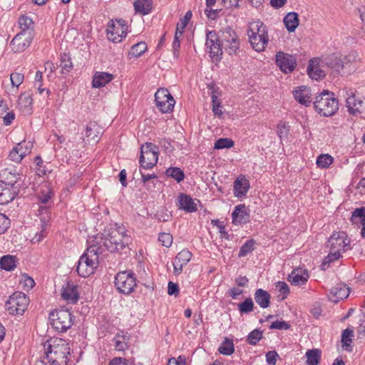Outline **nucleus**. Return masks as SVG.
I'll list each match as a JSON object with an SVG mask.
<instances>
[{
	"label": "nucleus",
	"mask_w": 365,
	"mask_h": 365,
	"mask_svg": "<svg viewBox=\"0 0 365 365\" xmlns=\"http://www.w3.org/2000/svg\"><path fill=\"white\" fill-rule=\"evenodd\" d=\"M98 238V245L102 246L100 252L108 250L110 252L123 250L130 242V237L127 234V230L123 225L115 224L106 227L101 237L96 236L92 240Z\"/></svg>",
	"instance_id": "obj_1"
},
{
	"label": "nucleus",
	"mask_w": 365,
	"mask_h": 365,
	"mask_svg": "<svg viewBox=\"0 0 365 365\" xmlns=\"http://www.w3.org/2000/svg\"><path fill=\"white\" fill-rule=\"evenodd\" d=\"M98 238L88 241L89 247L80 257L76 271L79 276L87 277L93 274L98 264V255L101 254V245H98Z\"/></svg>",
	"instance_id": "obj_2"
},
{
	"label": "nucleus",
	"mask_w": 365,
	"mask_h": 365,
	"mask_svg": "<svg viewBox=\"0 0 365 365\" xmlns=\"http://www.w3.org/2000/svg\"><path fill=\"white\" fill-rule=\"evenodd\" d=\"M46 359L50 365H67L70 353L68 344L59 338L50 339L43 345Z\"/></svg>",
	"instance_id": "obj_3"
},
{
	"label": "nucleus",
	"mask_w": 365,
	"mask_h": 365,
	"mask_svg": "<svg viewBox=\"0 0 365 365\" xmlns=\"http://www.w3.org/2000/svg\"><path fill=\"white\" fill-rule=\"evenodd\" d=\"M349 243L350 241L347 239L345 232H339L332 234L328 240L329 253L322 264V269H325L330 262L339 259L341 257V251L345 252L350 249Z\"/></svg>",
	"instance_id": "obj_4"
},
{
	"label": "nucleus",
	"mask_w": 365,
	"mask_h": 365,
	"mask_svg": "<svg viewBox=\"0 0 365 365\" xmlns=\"http://www.w3.org/2000/svg\"><path fill=\"white\" fill-rule=\"evenodd\" d=\"M314 106L319 114L326 117L333 115L339 109L338 100L328 91H324L316 97Z\"/></svg>",
	"instance_id": "obj_5"
},
{
	"label": "nucleus",
	"mask_w": 365,
	"mask_h": 365,
	"mask_svg": "<svg viewBox=\"0 0 365 365\" xmlns=\"http://www.w3.org/2000/svg\"><path fill=\"white\" fill-rule=\"evenodd\" d=\"M49 319L53 329L59 332H65L71 327L73 319L68 309H56L49 314Z\"/></svg>",
	"instance_id": "obj_6"
},
{
	"label": "nucleus",
	"mask_w": 365,
	"mask_h": 365,
	"mask_svg": "<svg viewBox=\"0 0 365 365\" xmlns=\"http://www.w3.org/2000/svg\"><path fill=\"white\" fill-rule=\"evenodd\" d=\"M114 283L118 291L123 294H131L137 285L135 274L130 271L118 272Z\"/></svg>",
	"instance_id": "obj_7"
},
{
	"label": "nucleus",
	"mask_w": 365,
	"mask_h": 365,
	"mask_svg": "<svg viewBox=\"0 0 365 365\" xmlns=\"http://www.w3.org/2000/svg\"><path fill=\"white\" fill-rule=\"evenodd\" d=\"M29 304V297L24 293L16 292L6 302V309L10 314L22 315Z\"/></svg>",
	"instance_id": "obj_8"
},
{
	"label": "nucleus",
	"mask_w": 365,
	"mask_h": 365,
	"mask_svg": "<svg viewBox=\"0 0 365 365\" xmlns=\"http://www.w3.org/2000/svg\"><path fill=\"white\" fill-rule=\"evenodd\" d=\"M140 163L145 169L153 168L158 160V148L151 143H146L140 148Z\"/></svg>",
	"instance_id": "obj_9"
},
{
	"label": "nucleus",
	"mask_w": 365,
	"mask_h": 365,
	"mask_svg": "<svg viewBox=\"0 0 365 365\" xmlns=\"http://www.w3.org/2000/svg\"><path fill=\"white\" fill-rule=\"evenodd\" d=\"M127 31L128 26L125 20H111L106 29L108 39L113 43H120L125 38Z\"/></svg>",
	"instance_id": "obj_10"
},
{
	"label": "nucleus",
	"mask_w": 365,
	"mask_h": 365,
	"mask_svg": "<svg viewBox=\"0 0 365 365\" xmlns=\"http://www.w3.org/2000/svg\"><path fill=\"white\" fill-rule=\"evenodd\" d=\"M14 175L15 180H11V181L8 182V183H4L3 181L1 182L5 186L4 187H0V205L8 204L14 200L19 194V188L15 187V185L21 180L23 175L15 172Z\"/></svg>",
	"instance_id": "obj_11"
},
{
	"label": "nucleus",
	"mask_w": 365,
	"mask_h": 365,
	"mask_svg": "<svg viewBox=\"0 0 365 365\" xmlns=\"http://www.w3.org/2000/svg\"><path fill=\"white\" fill-rule=\"evenodd\" d=\"M220 37L225 50L230 55L236 54L240 46V40L236 32L230 27L226 28Z\"/></svg>",
	"instance_id": "obj_12"
},
{
	"label": "nucleus",
	"mask_w": 365,
	"mask_h": 365,
	"mask_svg": "<svg viewBox=\"0 0 365 365\" xmlns=\"http://www.w3.org/2000/svg\"><path fill=\"white\" fill-rule=\"evenodd\" d=\"M156 106L162 113H169L173 110L175 100L167 89H158L155 93Z\"/></svg>",
	"instance_id": "obj_13"
},
{
	"label": "nucleus",
	"mask_w": 365,
	"mask_h": 365,
	"mask_svg": "<svg viewBox=\"0 0 365 365\" xmlns=\"http://www.w3.org/2000/svg\"><path fill=\"white\" fill-rule=\"evenodd\" d=\"M322 63L324 64L328 73L332 76L340 74L343 68V61L341 54L339 53H334L329 55L322 56Z\"/></svg>",
	"instance_id": "obj_14"
},
{
	"label": "nucleus",
	"mask_w": 365,
	"mask_h": 365,
	"mask_svg": "<svg viewBox=\"0 0 365 365\" xmlns=\"http://www.w3.org/2000/svg\"><path fill=\"white\" fill-rule=\"evenodd\" d=\"M275 61L279 69L284 73H292L297 66L296 58L283 51L277 52Z\"/></svg>",
	"instance_id": "obj_15"
},
{
	"label": "nucleus",
	"mask_w": 365,
	"mask_h": 365,
	"mask_svg": "<svg viewBox=\"0 0 365 365\" xmlns=\"http://www.w3.org/2000/svg\"><path fill=\"white\" fill-rule=\"evenodd\" d=\"M34 36L30 32H20L11 40L10 46L14 53H20L25 51L30 45Z\"/></svg>",
	"instance_id": "obj_16"
},
{
	"label": "nucleus",
	"mask_w": 365,
	"mask_h": 365,
	"mask_svg": "<svg viewBox=\"0 0 365 365\" xmlns=\"http://www.w3.org/2000/svg\"><path fill=\"white\" fill-rule=\"evenodd\" d=\"M323 61L321 57L314 58L309 60L307 67V73L309 76L314 80H320L324 78L327 73Z\"/></svg>",
	"instance_id": "obj_17"
},
{
	"label": "nucleus",
	"mask_w": 365,
	"mask_h": 365,
	"mask_svg": "<svg viewBox=\"0 0 365 365\" xmlns=\"http://www.w3.org/2000/svg\"><path fill=\"white\" fill-rule=\"evenodd\" d=\"M206 46L209 48L210 56L217 60L222 53V41L215 31H209L207 33Z\"/></svg>",
	"instance_id": "obj_18"
},
{
	"label": "nucleus",
	"mask_w": 365,
	"mask_h": 365,
	"mask_svg": "<svg viewBox=\"0 0 365 365\" xmlns=\"http://www.w3.org/2000/svg\"><path fill=\"white\" fill-rule=\"evenodd\" d=\"M250 209L244 204L238 205L232 213V223L242 225L250 221Z\"/></svg>",
	"instance_id": "obj_19"
},
{
	"label": "nucleus",
	"mask_w": 365,
	"mask_h": 365,
	"mask_svg": "<svg viewBox=\"0 0 365 365\" xmlns=\"http://www.w3.org/2000/svg\"><path fill=\"white\" fill-rule=\"evenodd\" d=\"M192 253L187 250H182L175 257L173 262L174 267V274L179 275L182 273L184 266H185L191 259Z\"/></svg>",
	"instance_id": "obj_20"
},
{
	"label": "nucleus",
	"mask_w": 365,
	"mask_h": 365,
	"mask_svg": "<svg viewBox=\"0 0 365 365\" xmlns=\"http://www.w3.org/2000/svg\"><path fill=\"white\" fill-rule=\"evenodd\" d=\"M349 288L343 284H338L330 289L328 294L329 299L334 303L345 299L349 296Z\"/></svg>",
	"instance_id": "obj_21"
},
{
	"label": "nucleus",
	"mask_w": 365,
	"mask_h": 365,
	"mask_svg": "<svg viewBox=\"0 0 365 365\" xmlns=\"http://www.w3.org/2000/svg\"><path fill=\"white\" fill-rule=\"evenodd\" d=\"M309 278L307 269L303 268L294 269L289 275L288 280L292 285L300 286L304 284Z\"/></svg>",
	"instance_id": "obj_22"
},
{
	"label": "nucleus",
	"mask_w": 365,
	"mask_h": 365,
	"mask_svg": "<svg viewBox=\"0 0 365 365\" xmlns=\"http://www.w3.org/2000/svg\"><path fill=\"white\" fill-rule=\"evenodd\" d=\"M295 100L302 105L309 106L312 102V95L310 90L307 86L298 87L293 92Z\"/></svg>",
	"instance_id": "obj_23"
},
{
	"label": "nucleus",
	"mask_w": 365,
	"mask_h": 365,
	"mask_svg": "<svg viewBox=\"0 0 365 365\" xmlns=\"http://www.w3.org/2000/svg\"><path fill=\"white\" fill-rule=\"evenodd\" d=\"M250 44L252 48L257 52H261L264 50L268 41L269 36L267 31H263L261 36H255L249 37Z\"/></svg>",
	"instance_id": "obj_24"
},
{
	"label": "nucleus",
	"mask_w": 365,
	"mask_h": 365,
	"mask_svg": "<svg viewBox=\"0 0 365 365\" xmlns=\"http://www.w3.org/2000/svg\"><path fill=\"white\" fill-rule=\"evenodd\" d=\"M113 79V75L107 72H96L93 76L92 86L93 88H101Z\"/></svg>",
	"instance_id": "obj_25"
},
{
	"label": "nucleus",
	"mask_w": 365,
	"mask_h": 365,
	"mask_svg": "<svg viewBox=\"0 0 365 365\" xmlns=\"http://www.w3.org/2000/svg\"><path fill=\"white\" fill-rule=\"evenodd\" d=\"M61 297L67 302L75 304L78 299L77 287L72 284H67L62 289Z\"/></svg>",
	"instance_id": "obj_26"
},
{
	"label": "nucleus",
	"mask_w": 365,
	"mask_h": 365,
	"mask_svg": "<svg viewBox=\"0 0 365 365\" xmlns=\"http://www.w3.org/2000/svg\"><path fill=\"white\" fill-rule=\"evenodd\" d=\"M33 100L29 93H22L19 98L18 106L24 115L32 113Z\"/></svg>",
	"instance_id": "obj_27"
},
{
	"label": "nucleus",
	"mask_w": 365,
	"mask_h": 365,
	"mask_svg": "<svg viewBox=\"0 0 365 365\" xmlns=\"http://www.w3.org/2000/svg\"><path fill=\"white\" fill-rule=\"evenodd\" d=\"M179 207L180 209L192 212L197 210V205L193 200L187 195L181 193L179 196Z\"/></svg>",
	"instance_id": "obj_28"
},
{
	"label": "nucleus",
	"mask_w": 365,
	"mask_h": 365,
	"mask_svg": "<svg viewBox=\"0 0 365 365\" xmlns=\"http://www.w3.org/2000/svg\"><path fill=\"white\" fill-rule=\"evenodd\" d=\"M255 302L261 308L265 309L270 305V294L262 289H258L254 294Z\"/></svg>",
	"instance_id": "obj_29"
},
{
	"label": "nucleus",
	"mask_w": 365,
	"mask_h": 365,
	"mask_svg": "<svg viewBox=\"0 0 365 365\" xmlns=\"http://www.w3.org/2000/svg\"><path fill=\"white\" fill-rule=\"evenodd\" d=\"M283 22L288 31L294 32L299 26V21L297 13L289 12L284 18Z\"/></svg>",
	"instance_id": "obj_30"
},
{
	"label": "nucleus",
	"mask_w": 365,
	"mask_h": 365,
	"mask_svg": "<svg viewBox=\"0 0 365 365\" xmlns=\"http://www.w3.org/2000/svg\"><path fill=\"white\" fill-rule=\"evenodd\" d=\"M250 188L249 182L245 179L237 178L234 183L235 195L237 197L245 196Z\"/></svg>",
	"instance_id": "obj_31"
},
{
	"label": "nucleus",
	"mask_w": 365,
	"mask_h": 365,
	"mask_svg": "<svg viewBox=\"0 0 365 365\" xmlns=\"http://www.w3.org/2000/svg\"><path fill=\"white\" fill-rule=\"evenodd\" d=\"M31 145L25 147V150H20L21 147H14L9 153V158L14 162L20 163L22 159L30 153L31 149Z\"/></svg>",
	"instance_id": "obj_32"
},
{
	"label": "nucleus",
	"mask_w": 365,
	"mask_h": 365,
	"mask_svg": "<svg viewBox=\"0 0 365 365\" xmlns=\"http://www.w3.org/2000/svg\"><path fill=\"white\" fill-rule=\"evenodd\" d=\"M100 128L95 123H90L86 128V138L88 142H98L100 134Z\"/></svg>",
	"instance_id": "obj_33"
},
{
	"label": "nucleus",
	"mask_w": 365,
	"mask_h": 365,
	"mask_svg": "<svg viewBox=\"0 0 365 365\" xmlns=\"http://www.w3.org/2000/svg\"><path fill=\"white\" fill-rule=\"evenodd\" d=\"M133 6L136 13L147 15L151 11L152 0H136Z\"/></svg>",
	"instance_id": "obj_34"
},
{
	"label": "nucleus",
	"mask_w": 365,
	"mask_h": 365,
	"mask_svg": "<svg viewBox=\"0 0 365 365\" xmlns=\"http://www.w3.org/2000/svg\"><path fill=\"white\" fill-rule=\"evenodd\" d=\"M263 31H267L266 26L260 21H254L250 24V29L247 31L249 37L261 36Z\"/></svg>",
	"instance_id": "obj_35"
},
{
	"label": "nucleus",
	"mask_w": 365,
	"mask_h": 365,
	"mask_svg": "<svg viewBox=\"0 0 365 365\" xmlns=\"http://www.w3.org/2000/svg\"><path fill=\"white\" fill-rule=\"evenodd\" d=\"M218 351L225 356H230L235 351V346L233 341L225 337L224 341L218 348Z\"/></svg>",
	"instance_id": "obj_36"
},
{
	"label": "nucleus",
	"mask_w": 365,
	"mask_h": 365,
	"mask_svg": "<svg viewBox=\"0 0 365 365\" xmlns=\"http://www.w3.org/2000/svg\"><path fill=\"white\" fill-rule=\"evenodd\" d=\"M16 257L5 255L0 259V267L6 271H11L16 267Z\"/></svg>",
	"instance_id": "obj_37"
},
{
	"label": "nucleus",
	"mask_w": 365,
	"mask_h": 365,
	"mask_svg": "<svg viewBox=\"0 0 365 365\" xmlns=\"http://www.w3.org/2000/svg\"><path fill=\"white\" fill-rule=\"evenodd\" d=\"M19 26L21 29V32H30L34 36L33 21L31 18L22 15L19 19Z\"/></svg>",
	"instance_id": "obj_38"
},
{
	"label": "nucleus",
	"mask_w": 365,
	"mask_h": 365,
	"mask_svg": "<svg viewBox=\"0 0 365 365\" xmlns=\"http://www.w3.org/2000/svg\"><path fill=\"white\" fill-rule=\"evenodd\" d=\"M306 356L308 365H318L321 358V351L318 349L308 350L306 352Z\"/></svg>",
	"instance_id": "obj_39"
},
{
	"label": "nucleus",
	"mask_w": 365,
	"mask_h": 365,
	"mask_svg": "<svg viewBox=\"0 0 365 365\" xmlns=\"http://www.w3.org/2000/svg\"><path fill=\"white\" fill-rule=\"evenodd\" d=\"M147 44L145 42H138L131 47L128 55L135 58L140 57L143 53H145V51L147 50Z\"/></svg>",
	"instance_id": "obj_40"
},
{
	"label": "nucleus",
	"mask_w": 365,
	"mask_h": 365,
	"mask_svg": "<svg viewBox=\"0 0 365 365\" xmlns=\"http://www.w3.org/2000/svg\"><path fill=\"white\" fill-rule=\"evenodd\" d=\"M211 98L212 104V112L215 116L221 118L223 114L222 107L221 105L222 102L220 99L218 98L217 96L215 93V91L212 92Z\"/></svg>",
	"instance_id": "obj_41"
},
{
	"label": "nucleus",
	"mask_w": 365,
	"mask_h": 365,
	"mask_svg": "<svg viewBox=\"0 0 365 365\" xmlns=\"http://www.w3.org/2000/svg\"><path fill=\"white\" fill-rule=\"evenodd\" d=\"M351 221L356 225H363L365 223V207L356 209L351 217Z\"/></svg>",
	"instance_id": "obj_42"
},
{
	"label": "nucleus",
	"mask_w": 365,
	"mask_h": 365,
	"mask_svg": "<svg viewBox=\"0 0 365 365\" xmlns=\"http://www.w3.org/2000/svg\"><path fill=\"white\" fill-rule=\"evenodd\" d=\"M165 173L168 176L175 179L178 182H182L185 178L184 172L177 167L169 168Z\"/></svg>",
	"instance_id": "obj_43"
},
{
	"label": "nucleus",
	"mask_w": 365,
	"mask_h": 365,
	"mask_svg": "<svg viewBox=\"0 0 365 365\" xmlns=\"http://www.w3.org/2000/svg\"><path fill=\"white\" fill-rule=\"evenodd\" d=\"M362 102L361 101H356L355 96L351 95L346 99V107L349 113L356 115L359 113L358 105H361Z\"/></svg>",
	"instance_id": "obj_44"
},
{
	"label": "nucleus",
	"mask_w": 365,
	"mask_h": 365,
	"mask_svg": "<svg viewBox=\"0 0 365 365\" xmlns=\"http://www.w3.org/2000/svg\"><path fill=\"white\" fill-rule=\"evenodd\" d=\"M333 158L329 154H322L317 159V165L320 168H327L333 163Z\"/></svg>",
	"instance_id": "obj_45"
},
{
	"label": "nucleus",
	"mask_w": 365,
	"mask_h": 365,
	"mask_svg": "<svg viewBox=\"0 0 365 365\" xmlns=\"http://www.w3.org/2000/svg\"><path fill=\"white\" fill-rule=\"evenodd\" d=\"M353 336H354V332H353V330H351V329H346L342 332L341 343H342L343 347H346V350H348L347 347L351 346ZM349 351H351V349H349Z\"/></svg>",
	"instance_id": "obj_46"
},
{
	"label": "nucleus",
	"mask_w": 365,
	"mask_h": 365,
	"mask_svg": "<svg viewBox=\"0 0 365 365\" xmlns=\"http://www.w3.org/2000/svg\"><path fill=\"white\" fill-rule=\"evenodd\" d=\"M238 309L242 314H247L253 311L254 303L251 298H247L244 302L238 304Z\"/></svg>",
	"instance_id": "obj_47"
},
{
	"label": "nucleus",
	"mask_w": 365,
	"mask_h": 365,
	"mask_svg": "<svg viewBox=\"0 0 365 365\" xmlns=\"http://www.w3.org/2000/svg\"><path fill=\"white\" fill-rule=\"evenodd\" d=\"M255 241L254 240H247L241 247L238 254L239 257H245L254 250Z\"/></svg>",
	"instance_id": "obj_48"
},
{
	"label": "nucleus",
	"mask_w": 365,
	"mask_h": 365,
	"mask_svg": "<svg viewBox=\"0 0 365 365\" xmlns=\"http://www.w3.org/2000/svg\"><path fill=\"white\" fill-rule=\"evenodd\" d=\"M41 222L42 223L40 232L36 233L31 240L34 243L41 242L48 234V225L46 222L43 220H41Z\"/></svg>",
	"instance_id": "obj_49"
},
{
	"label": "nucleus",
	"mask_w": 365,
	"mask_h": 365,
	"mask_svg": "<svg viewBox=\"0 0 365 365\" xmlns=\"http://www.w3.org/2000/svg\"><path fill=\"white\" fill-rule=\"evenodd\" d=\"M341 58L343 61V68L345 66V65L351 64L360 61L359 55L355 51H351L346 56L341 55Z\"/></svg>",
	"instance_id": "obj_50"
},
{
	"label": "nucleus",
	"mask_w": 365,
	"mask_h": 365,
	"mask_svg": "<svg viewBox=\"0 0 365 365\" xmlns=\"http://www.w3.org/2000/svg\"><path fill=\"white\" fill-rule=\"evenodd\" d=\"M262 338V331L259 329H255L247 336V342L251 345H256Z\"/></svg>",
	"instance_id": "obj_51"
},
{
	"label": "nucleus",
	"mask_w": 365,
	"mask_h": 365,
	"mask_svg": "<svg viewBox=\"0 0 365 365\" xmlns=\"http://www.w3.org/2000/svg\"><path fill=\"white\" fill-rule=\"evenodd\" d=\"M234 145V142L229 138H220L215 143V149L230 148Z\"/></svg>",
	"instance_id": "obj_52"
},
{
	"label": "nucleus",
	"mask_w": 365,
	"mask_h": 365,
	"mask_svg": "<svg viewBox=\"0 0 365 365\" xmlns=\"http://www.w3.org/2000/svg\"><path fill=\"white\" fill-rule=\"evenodd\" d=\"M154 217L161 222H168L170 220L171 215L165 207H161L155 214Z\"/></svg>",
	"instance_id": "obj_53"
},
{
	"label": "nucleus",
	"mask_w": 365,
	"mask_h": 365,
	"mask_svg": "<svg viewBox=\"0 0 365 365\" xmlns=\"http://www.w3.org/2000/svg\"><path fill=\"white\" fill-rule=\"evenodd\" d=\"M24 76L20 73H12L10 75V80L13 87L19 88V86L23 83Z\"/></svg>",
	"instance_id": "obj_54"
},
{
	"label": "nucleus",
	"mask_w": 365,
	"mask_h": 365,
	"mask_svg": "<svg viewBox=\"0 0 365 365\" xmlns=\"http://www.w3.org/2000/svg\"><path fill=\"white\" fill-rule=\"evenodd\" d=\"M158 240L162 243L163 246L170 247L173 242V236L170 233H160Z\"/></svg>",
	"instance_id": "obj_55"
},
{
	"label": "nucleus",
	"mask_w": 365,
	"mask_h": 365,
	"mask_svg": "<svg viewBox=\"0 0 365 365\" xmlns=\"http://www.w3.org/2000/svg\"><path fill=\"white\" fill-rule=\"evenodd\" d=\"M10 223V220L4 214L0 213V235L9 229Z\"/></svg>",
	"instance_id": "obj_56"
},
{
	"label": "nucleus",
	"mask_w": 365,
	"mask_h": 365,
	"mask_svg": "<svg viewBox=\"0 0 365 365\" xmlns=\"http://www.w3.org/2000/svg\"><path fill=\"white\" fill-rule=\"evenodd\" d=\"M115 347L118 351H123L128 348L125 337L120 335H116L114 338Z\"/></svg>",
	"instance_id": "obj_57"
},
{
	"label": "nucleus",
	"mask_w": 365,
	"mask_h": 365,
	"mask_svg": "<svg viewBox=\"0 0 365 365\" xmlns=\"http://www.w3.org/2000/svg\"><path fill=\"white\" fill-rule=\"evenodd\" d=\"M290 325L284 321H275L269 326L270 329L287 330Z\"/></svg>",
	"instance_id": "obj_58"
},
{
	"label": "nucleus",
	"mask_w": 365,
	"mask_h": 365,
	"mask_svg": "<svg viewBox=\"0 0 365 365\" xmlns=\"http://www.w3.org/2000/svg\"><path fill=\"white\" fill-rule=\"evenodd\" d=\"M278 357V354L276 351H268L266 354V361L269 365H275L277 361V358Z\"/></svg>",
	"instance_id": "obj_59"
},
{
	"label": "nucleus",
	"mask_w": 365,
	"mask_h": 365,
	"mask_svg": "<svg viewBox=\"0 0 365 365\" xmlns=\"http://www.w3.org/2000/svg\"><path fill=\"white\" fill-rule=\"evenodd\" d=\"M276 287L278 289L280 293L283 294L285 296H287L289 292V286L284 282H278L277 283Z\"/></svg>",
	"instance_id": "obj_60"
},
{
	"label": "nucleus",
	"mask_w": 365,
	"mask_h": 365,
	"mask_svg": "<svg viewBox=\"0 0 365 365\" xmlns=\"http://www.w3.org/2000/svg\"><path fill=\"white\" fill-rule=\"evenodd\" d=\"M168 293L169 295L177 296L179 293L178 285L172 282H169L168 285Z\"/></svg>",
	"instance_id": "obj_61"
},
{
	"label": "nucleus",
	"mask_w": 365,
	"mask_h": 365,
	"mask_svg": "<svg viewBox=\"0 0 365 365\" xmlns=\"http://www.w3.org/2000/svg\"><path fill=\"white\" fill-rule=\"evenodd\" d=\"M2 118L4 119V124L6 125H9L12 123L13 120L14 119L15 114L13 111L6 112Z\"/></svg>",
	"instance_id": "obj_62"
},
{
	"label": "nucleus",
	"mask_w": 365,
	"mask_h": 365,
	"mask_svg": "<svg viewBox=\"0 0 365 365\" xmlns=\"http://www.w3.org/2000/svg\"><path fill=\"white\" fill-rule=\"evenodd\" d=\"M191 17L192 12L191 11H188L186 12L184 18L182 19H180V24H179V26L181 27L182 30H183L185 28Z\"/></svg>",
	"instance_id": "obj_63"
},
{
	"label": "nucleus",
	"mask_w": 365,
	"mask_h": 365,
	"mask_svg": "<svg viewBox=\"0 0 365 365\" xmlns=\"http://www.w3.org/2000/svg\"><path fill=\"white\" fill-rule=\"evenodd\" d=\"M108 365H128V362L125 359L115 357L110 361Z\"/></svg>",
	"instance_id": "obj_64"
}]
</instances>
